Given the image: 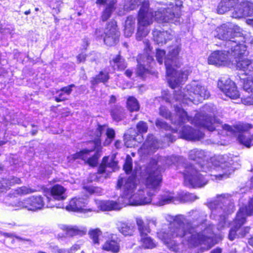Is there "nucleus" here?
Here are the masks:
<instances>
[{
	"label": "nucleus",
	"mask_w": 253,
	"mask_h": 253,
	"mask_svg": "<svg viewBox=\"0 0 253 253\" xmlns=\"http://www.w3.org/2000/svg\"><path fill=\"white\" fill-rule=\"evenodd\" d=\"M166 219L170 222L169 230L162 239L164 242L168 245H173L171 239L175 238H183L182 241L185 242L190 247L204 245L207 250H209L215 244L213 239L214 225L208 224L207 220L198 219L200 224L195 222H187L183 215L175 216L168 215Z\"/></svg>",
	"instance_id": "f257e3e1"
},
{
	"label": "nucleus",
	"mask_w": 253,
	"mask_h": 253,
	"mask_svg": "<svg viewBox=\"0 0 253 253\" xmlns=\"http://www.w3.org/2000/svg\"><path fill=\"white\" fill-rule=\"evenodd\" d=\"M185 161V159L181 156H171L161 158L159 157V162H161L163 166V168L159 167V173L172 164L180 165L181 163L182 166L185 169L182 173L184 175V183L186 186L195 188L201 187L207 184V175L200 173L198 171L207 172V170L209 169L199 164H196V166L186 165L184 163Z\"/></svg>",
	"instance_id": "f03ea898"
},
{
	"label": "nucleus",
	"mask_w": 253,
	"mask_h": 253,
	"mask_svg": "<svg viewBox=\"0 0 253 253\" xmlns=\"http://www.w3.org/2000/svg\"><path fill=\"white\" fill-rule=\"evenodd\" d=\"M249 54L247 46L241 44L234 50H231L229 55L235 59L236 67L237 70L243 72V74L248 76L246 79L239 78L243 81V88L246 93L250 94L253 92V61L245 57Z\"/></svg>",
	"instance_id": "7ed1b4c3"
},
{
	"label": "nucleus",
	"mask_w": 253,
	"mask_h": 253,
	"mask_svg": "<svg viewBox=\"0 0 253 253\" xmlns=\"http://www.w3.org/2000/svg\"><path fill=\"white\" fill-rule=\"evenodd\" d=\"M208 206L211 210V215L218 217V228L221 229L227 226V215L235 209L232 196L228 193L217 195L214 200L208 203Z\"/></svg>",
	"instance_id": "20e7f679"
},
{
	"label": "nucleus",
	"mask_w": 253,
	"mask_h": 253,
	"mask_svg": "<svg viewBox=\"0 0 253 253\" xmlns=\"http://www.w3.org/2000/svg\"><path fill=\"white\" fill-rule=\"evenodd\" d=\"M213 35L215 38L225 41V48L229 54L231 50L244 44L241 43L238 39L242 37V29L237 25L231 23H225L217 27Z\"/></svg>",
	"instance_id": "39448f33"
},
{
	"label": "nucleus",
	"mask_w": 253,
	"mask_h": 253,
	"mask_svg": "<svg viewBox=\"0 0 253 253\" xmlns=\"http://www.w3.org/2000/svg\"><path fill=\"white\" fill-rule=\"evenodd\" d=\"M209 96L210 92L207 88L196 82L187 85L183 91H175L174 95L175 100L182 103L187 104H188L189 102L196 104L208 98Z\"/></svg>",
	"instance_id": "423d86ee"
},
{
	"label": "nucleus",
	"mask_w": 253,
	"mask_h": 253,
	"mask_svg": "<svg viewBox=\"0 0 253 253\" xmlns=\"http://www.w3.org/2000/svg\"><path fill=\"white\" fill-rule=\"evenodd\" d=\"M155 16V13L149 10V1L144 0L136 16L137 22L135 39L137 41H142L149 34L150 29L148 27L152 24Z\"/></svg>",
	"instance_id": "0eeeda50"
},
{
	"label": "nucleus",
	"mask_w": 253,
	"mask_h": 253,
	"mask_svg": "<svg viewBox=\"0 0 253 253\" xmlns=\"http://www.w3.org/2000/svg\"><path fill=\"white\" fill-rule=\"evenodd\" d=\"M107 126L106 124H97L95 130L92 131L90 134L92 139L86 142L87 145H90V149H93V152L94 151L93 155L88 158L85 161V163L91 167L97 166L101 155L103 148L102 136Z\"/></svg>",
	"instance_id": "6e6552de"
},
{
	"label": "nucleus",
	"mask_w": 253,
	"mask_h": 253,
	"mask_svg": "<svg viewBox=\"0 0 253 253\" xmlns=\"http://www.w3.org/2000/svg\"><path fill=\"white\" fill-rule=\"evenodd\" d=\"M94 35L97 39H102L104 43L107 45L111 46L115 45L119 41L120 37V32L116 21L112 19L107 22L103 32V29L96 28Z\"/></svg>",
	"instance_id": "1a4fd4ad"
},
{
	"label": "nucleus",
	"mask_w": 253,
	"mask_h": 253,
	"mask_svg": "<svg viewBox=\"0 0 253 253\" xmlns=\"http://www.w3.org/2000/svg\"><path fill=\"white\" fill-rule=\"evenodd\" d=\"M136 61L135 75L137 77L144 80L147 75L154 74L156 62L153 56L148 55L146 57L143 54H139L137 56Z\"/></svg>",
	"instance_id": "9d476101"
},
{
	"label": "nucleus",
	"mask_w": 253,
	"mask_h": 253,
	"mask_svg": "<svg viewBox=\"0 0 253 253\" xmlns=\"http://www.w3.org/2000/svg\"><path fill=\"white\" fill-rule=\"evenodd\" d=\"M12 206L16 210L26 209L29 211H37L45 207L44 198L41 195H32L13 203Z\"/></svg>",
	"instance_id": "9b49d317"
},
{
	"label": "nucleus",
	"mask_w": 253,
	"mask_h": 253,
	"mask_svg": "<svg viewBox=\"0 0 253 253\" xmlns=\"http://www.w3.org/2000/svg\"><path fill=\"white\" fill-rule=\"evenodd\" d=\"M144 176L147 188L156 189L158 186V160L151 158L146 166Z\"/></svg>",
	"instance_id": "f8f14e48"
},
{
	"label": "nucleus",
	"mask_w": 253,
	"mask_h": 253,
	"mask_svg": "<svg viewBox=\"0 0 253 253\" xmlns=\"http://www.w3.org/2000/svg\"><path fill=\"white\" fill-rule=\"evenodd\" d=\"M197 199L198 197L197 196L188 192H182L176 198L173 196V193L166 191L162 194L159 197V206L171 203L175 204L176 201L180 203L192 202Z\"/></svg>",
	"instance_id": "ddd939ff"
},
{
	"label": "nucleus",
	"mask_w": 253,
	"mask_h": 253,
	"mask_svg": "<svg viewBox=\"0 0 253 253\" xmlns=\"http://www.w3.org/2000/svg\"><path fill=\"white\" fill-rule=\"evenodd\" d=\"M218 87L231 99H237L240 93L234 82L227 77H221L217 83Z\"/></svg>",
	"instance_id": "4468645a"
},
{
	"label": "nucleus",
	"mask_w": 253,
	"mask_h": 253,
	"mask_svg": "<svg viewBox=\"0 0 253 253\" xmlns=\"http://www.w3.org/2000/svg\"><path fill=\"white\" fill-rule=\"evenodd\" d=\"M252 127V126L251 125L243 123H239L233 127L228 125H224L222 126L223 129L229 133L230 134L237 135L236 133H239L238 134V140L241 144L245 146V145L240 141L239 137L242 136L244 140H246L247 139L251 140V137L250 138L248 131Z\"/></svg>",
	"instance_id": "2eb2a0df"
},
{
	"label": "nucleus",
	"mask_w": 253,
	"mask_h": 253,
	"mask_svg": "<svg viewBox=\"0 0 253 253\" xmlns=\"http://www.w3.org/2000/svg\"><path fill=\"white\" fill-rule=\"evenodd\" d=\"M192 122L197 126L206 128L210 131H213L217 127L215 118L203 113L197 114Z\"/></svg>",
	"instance_id": "dca6fc26"
},
{
	"label": "nucleus",
	"mask_w": 253,
	"mask_h": 253,
	"mask_svg": "<svg viewBox=\"0 0 253 253\" xmlns=\"http://www.w3.org/2000/svg\"><path fill=\"white\" fill-rule=\"evenodd\" d=\"M86 205L85 200L82 198H73L69 201L66 206V209L70 211L78 212H87L93 211L91 208L85 209Z\"/></svg>",
	"instance_id": "f3484780"
},
{
	"label": "nucleus",
	"mask_w": 253,
	"mask_h": 253,
	"mask_svg": "<svg viewBox=\"0 0 253 253\" xmlns=\"http://www.w3.org/2000/svg\"><path fill=\"white\" fill-rule=\"evenodd\" d=\"M228 54L226 49L224 51H215L209 57L208 63L216 66H224L228 63Z\"/></svg>",
	"instance_id": "a211bd4d"
},
{
	"label": "nucleus",
	"mask_w": 253,
	"mask_h": 253,
	"mask_svg": "<svg viewBox=\"0 0 253 253\" xmlns=\"http://www.w3.org/2000/svg\"><path fill=\"white\" fill-rule=\"evenodd\" d=\"M169 83L172 88H175L177 85L185 82L188 78L189 72L187 70L184 71H177L173 68V71L170 75H168Z\"/></svg>",
	"instance_id": "6ab92c4d"
},
{
	"label": "nucleus",
	"mask_w": 253,
	"mask_h": 253,
	"mask_svg": "<svg viewBox=\"0 0 253 253\" xmlns=\"http://www.w3.org/2000/svg\"><path fill=\"white\" fill-rule=\"evenodd\" d=\"M181 138L189 140H199L204 138V134L199 130L189 126H184L180 131Z\"/></svg>",
	"instance_id": "aec40b11"
},
{
	"label": "nucleus",
	"mask_w": 253,
	"mask_h": 253,
	"mask_svg": "<svg viewBox=\"0 0 253 253\" xmlns=\"http://www.w3.org/2000/svg\"><path fill=\"white\" fill-rule=\"evenodd\" d=\"M61 230L67 236L73 237L75 236L82 237L87 233V229L84 227H79L76 225H63Z\"/></svg>",
	"instance_id": "412c9836"
},
{
	"label": "nucleus",
	"mask_w": 253,
	"mask_h": 253,
	"mask_svg": "<svg viewBox=\"0 0 253 253\" xmlns=\"http://www.w3.org/2000/svg\"><path fill=\"white\" fill-rule=\"evenodd\" d=\"M107 168L111 169L112 171H114L118 169V162L115 160V157L109 160V156L103 157L98 167L97 173L103 174L107 171Z\"/></svg>",
	"instance_id": "4be33fe9"
},
{
	"label": "nucleus",
	"mask_w": 253,
	"mask_h": 253,
	"mask_svg": "<svg viewBox=\"0 0 253 253\" xmlns=\"http://www.w3.org/2000/svg\"><path fill=\"white\" fill-rule=\"evenodd\" d=\"M179 54V50L175 47L169 51V57L166 59L165 64L166 66L167 74L170 75L173 71V67L177 66L176 63L177 57Z\"/></svg>",
	"instance_id": "5701e85b"
},
{
	"label": "nucleus",
	"mask_w": 253,
	"mask_h": 253,
	"mask_svg": "<svg viewBox=\"0 0 253 253\" xmlns=\"http://www.w3.org/2000/svg\"><path fill=\"white\" fill-rule=\"evenodd\" d=\"M138 133L134 129H129L126 133L124 135V145L126 148H133L135 146L136 142L141 143L143 140L142 135L139 138L140 141H138L136 137Z\"/></svg>",
	"instance_id": "b1692460"
},
{
	"label": "nucleus",
	"mask_w": 253,
	"mask_h": 253,
	"mask_svg": "<svg viewBox=\"0 0 253 253\" xmlns=\"http://www.w3.org/2000/svg\"><path fill=\"white\" fill-rule=\"evenodd\" d=\"M114 234H112L111 237L106 240L101 247L103 251L111 252L113 253H118L120 252V240L118 238H114Z\"/></svg>",
	"instance_id": "393cba45"
},
{
	"label": "nucleus",
	"mask_w": 253,
	"mask_h": 253,
	"mask_svg": "<svg viewBox=\"0 0 253 253\" xmlns=\"http://www.w3.org/2000/svg\"><path fill=\"white\" fill-rule=\"evenodd\" d=\"M75 85L73 84L67 86H63L59 89H57L55 92L57 95L54 96V100L56 102H64L68 100L67 96H69L72 92L73 87H75Z\"/></svg>",
	"instance_id": "a878e982"
},
{
	"label": "nucleus",
	"mask_w": 253,
	"mask_h": 253,
	"mask_svg": "<svg viewBox=\"0 0 253 253\" xmlns=\"http://www.w3.org/2000/svg\"><path fill=\"white\" fill-rule=\"evenodd\" d=\"M109 62L110 66L114 71H122L127 67V63L125 59L121 55L120 52L110 60Z\"/></svg>",
	"instance_id": "bb28decb"
},
{
	"label": "nucleus",
	"mask_w": 253,
	"mask_h": 253,
	"mask_svg": "<svg viewBox=\"0 0 253 253\" xmlns=\"http://www.w3.org/2000/svg\"><path fill=\"white\" fill-rule=\"evenodd\" d=\"M98 208L101 211H118L121 209L120 204L112 200H102L97 204Z\"/></svg>",
	"instance_id": "cd10ccee"
},
{
	"label": "nucleus",
	"mask_w": 253,
	"mask_h": 253,
	"mask_svg": "<svg viewBox=\"0 0 253 253\" xmlns=\"http://www.w3.org/2000/svg\"><path fill=\"white\" fill-rule=\"evenodd\" d=\"M110 78L109 72L105 70H101L97 75L91 78L90 84L93 86L100 83L105 84L108 82Z\"/></svg>",
	"instance_id": "c85d7f7f"
},
{
	"label": "nucleus",
	"mask_w": 253,
	"mask_h": 253,
	"mask_svg": "<svg viewBox=\"0 0 253 253\" xmlns=\"http://www.w3.org/2000/svg\"><path fill=\"white\" fill-rule=\"evenodd\" d=\"M110 113L112 120L116 122L123 120L126 116L124 108L119 105H115L110 110Z\"/></svg>",
	"instance_id": "c756f323"
},
{
	"label": "nucleus",
	"mask_w": 253,
	"mask_h": 253,
	"mask_svg": "<svg viewBox=\"0 0 253 253\" xmlns=\"http://www.w3.org/2000/svg\"><path fill=\"white\" fill-rule=\"evenodd\" d=\"M66 188L62 185L56 184L51 186L49 189L50 195L55 200L60 201L65 199L64 194Z\"/></svg>",
	"instance_id": "7c9ffc66"
},
{
	"label": "nucleus",
	"mask_w": 253,
	"mask_h": 253,
	"mask_svg": "<svg viewBox=\"0 0 253 253\" xmlns=\"http://www.w3.org/2000/svg\"><path fill=\"white\" fill-rule=\"evenodd\" d=\"M117 0H111L103 9L100 16L101 20L105 22L110 18L116 9Z\"/></svg>",
	"instance_id": "2f4dec72"
},
{
	"label": "nucleus",
	"mask_w": 253,
	"mask_h": 253,
	"mask_svg": "<svg viewBox=\"0 0 253 253\" xmlns=\"http://www.w3.org/2000/svg\"><path fill=\"white\" fill-rule=\"evenodd\" d=\"M239 0H221L217 8V13L223 14L236 6Z\"/></svg>",
	"instance_id": "473e14b6"
},
{
	"label": "nucleus",
	"mask_w": 253,
	"mask_h": 253,
	"mask_svg": "<svg viewBox=\"0 0 253 253\" xmlns=\"http://www.w3.org/2000/svg\"><path fill=\"white\" fill-rule=\"evenodd\" d=\"M218 169H222V173L212 175L216 180H221L228 178L233 170L231 164L228 162L221 163Z\"/></svg>",
	"instance_id": "72a5a7b5"
},
{
	"label": "nucleus",
	"mask_w": 253,
	"mask_h": 253,
	"mask_svg": "<svg viewBox=\"0 0 253 253\" xmlns=\"http://www.w3.org/2000/svg\"><path fill=\"white\" fill-rule=\"evenodd\" d=\"M119 231L125 236H132L135 232V227L132 223L121 222L118 227Z\"/></svg>",
	"instance_id": "f704fd0d"
},
{
	"label": "nucleus",
	"mask_w": 253,
	"mask_h": 253,
	"mask_svg": "<svg viewBox=\"0 0 253 253\" xmlns=\"http://www.w3.org/2000/svg\"><path fill=\"white\" fill-rule=\"evenodd\" d=\"M136 223L140 236H144L151 233V229L149 226V221H145L141 217L136 218Z\"/></svg>",
	"instance_id": "c9c22d12"
},
{
	"label": "nucleus",
	"mask_w": 253,
	"mask_h": 253,
	"mask_svg": "<svg viewBox=\"0 0 253 253\" xmlns=\"http://www.w3.org/2000/svg\"><path fill=\"white\" fill-rule=\"evenodd\" d=\"M250 227L248 226L241 227L239 229V233H236L234 229H230L228 234V239L230 241H233L236 238H244L249 233Z\"/></svg>",
	"instance_id": "e433bc0d"
},
{
	"label": "nucleus",
	"mask_w": 253,
	"mask_h": 253,
	"mask_svg": "<svg viewBox=\"0 0 253 253\" xmlns=\"http://www.w3.org/2000/svg\"><path fill=\"white\" fill-rule=\"evenodd\" d=\"M237 214H240L246 219L247 216L253 215V196L249 199L248 204L245 206L240 208Z\"/></svg>",
	"instance_id": "4c0bfd02"
},
{
	"label": "nucleus",
	"mask_w": 253,
	"mask_h": 253,
	"mask_svg": "<svg viewBox=\"0 0 253 253\" xmlns=\"http://www.w3.org/2000/svg\"><path fill=\"white\" fill-rule=\"evenodd\" d=\"M140 242L141 246L139 247V249L143 248L145 249H152L156 247V245L154 240L148 234L144 236H140Z\"/></svg>",
	"instance_id": "58836bf2"
},
{
	"label": "nucleus",
	"mask_w": 253,
	"mask_h": 253,
	"mask_svg": "<svg viewBox=\"0 0 253 253\" xmlns=\"http://www.w3.org/2000/svg\"><path fill=\"white\" fill-rule=\"evenodd\" d=\"M124 32L127 37H130L133 33L135 27V18L128 16L125 21Z\"/></svg>",
	"instance_id": "ea45409f"
},
{
	"label": "nucleus",
	"mask_w": 253,
	"mask_h": 253,
	"mask_svg": "<svg viewBox=\"0 0 253 253\" xmlns=\"http://www.w3.org/2000/svg\"><path fill=\"white\" fill-rule=\"evenodd\" d=\"M126 107L130 112H137L140 109V105L138 101L133 96H129L127 97L126 102Z\"/></svg>",
	"instance_id": "a19ab883"
},
{
	"label": "nucleus",
	"mask_w": 253,
	"mask_h": 253,
	"mask_svg": "<svg viewBox=\"0 0 253 253\" xmlns=\"http://www.w3.org/2000/svg\"><path fill=\"white\" fill-rule=\"evenodd\" d=\"M89 238L92 241L93 245L99 246L100 244L99 237L102 235V232L98 228L91 229L88 232Z\"/></svg>",
	"instance_id": "79ce46f5"
},
{
	"label": "nucleus",
	"mask_w": 253,
	"mask_h": 253,
	"mask_svg": "<svg viewBox=\"0 0 253 253\" xmlns=\"http://www.w3.org/2000/svg\"><path fill=\"white\" fill-rule=\"evenodd\" d=\"M244 6V2H243L239 4H238L237 6H235L232 17L234 18H241L246 17V11Z\"/></svg>",
	"instance_id": "37998d69"
},
{
	"label": "nucleus",
	"mask_w": 253,
	"mask_h": 253,
	"mask_svg": "<svg viewBox=\"0 0 253 253\" xmlns=\"http://www.w3.org/2000/svg\"><path fill=\"white\" fill-rule=\"evenodd\" d=\"M246 222V219L242 216L240 214L236 215L235 219L233 220L232 227L230 229H234L236 233H239L238 229Z\"/></svg>",
	"instance_id": "c03bdc74"
},
{
	"label": "nucleus",
	"mask_w": 253,
	"mask_h": 253,
	"mask_svg": "<svg viewBox=\"0 0 253 253\" xmlns=\"http://www.w3.org/2000/svg\"><path fill=\"white\" fill-rule=\"evenodd\" d=\"M105 134L106 138L105 139L103 142L104 146H107L109 145L113 141L116 136L115 130L111 127H108L106 129Z\"/></svg>",
	"instance_id": "a18cd8bd"
},
{
	"label": "nucleus",
	"mask_w": 253,
	"mask_h": 253,
	"mask_svg": "<svg viewBox=\"0 0 253 253\" xmlns=\"http://www.w3.org/2000/svg\"><path fill=\"white\" fill-rule=\"evenodd\" d=\"M83 189L87 196H91L94 194H98L101 192V189L97 186L92 185L84 184Z\"/></svg>",
	"instance_id": "49530a36"
},
{
	"label": "nucleus",
	"mask_w": 253,
	"mask_h": 253,
	"mask_svg": "<svg viewBox=\"0 0 253 253\" xmlns=\"http://www.w3.org/2000/svg\"><path fill=\"white\" fill-rule=\"evenodd\" d=\"M205 157V152L202 150L195 149L189 152V157L194 161L202 160Z\"/></svg>",
	"instance_id": "de8ad7c7"
},
{
	"label": "nucleus",
	"mask_w": 253,
	"mask_h": 253,
	"mask_svg": "<svg viewBox=\"0 0 253 253\" xmlns=\"http://www.w3.org/2000/svg\"><path fill=\"white\" fill-rule=\"evenodd\" d=\"M136 132L138 133V135L145 133L147 132L148 129V126L146 122L143 121H139L136 125Z\"/></svg>",
	"instance_id": "09e8293b"
},
{
	"label": "nucleus",
	"mask_w": 253,
	"mask_h": 253,
	"mask_svg": "<svg viewBox=\"0 0 253 253\" xmlns=\"http://www.w3.org/2000/svg\"><path fill=\"white\" fill-rule=\"evenodd\" d=\"M15 191L17 194L22 196L32 194L36 192L37 191L35 189L23 186L17 188Z\"/></svg>",
	"instance_id": "8fccbe9b"
},
{
	"label": "nucleus",
	"mask_w": 253,
	"mask_h": 253,
	"mask_svg": "<svg viewBox=\"0 0 253 253\" xmlns=\"http://www.w3.org/2000/svg\"><path fill=\"white\" fill-rule=\"evenodd\" d=\"M132 159L129 155H127L123 165V169L126 174H129L132 170Z\"/></svg>",
	"instance_id": "3c124183"
},
{
	"label": "nucleus",
	"mask_w": 253,
	"mask_h": 253,
	"mask_svg": "<svg viewBox=\"0 0 253 253\" xmlns=\"http://www.w3.org/2000/svg\"><path fill=\"white\" fill-rule=\"evenodd\" d=\"M244 4L246 11V17H253V3L250 2L249 1H245L244 2ZM253 20V18L252 19H249L247 20V23L249 24H250L249 23V20Z\"/></svg>",
	"instance_id": "603ef678"
},
{
	"label": "nucleus",
	"mask_w": 253,
	"mask_h": 253,
	"mask_svg": "<svg viewBox=\"0 0 253 253\" xmlns=\"http://www.w3.org/2000/svg\"><path fill=\"white\" fill-rule=\"evenodd\" d=\"M172 35L169 33L167 31H159V40L161 39V41H159V43H166L167 41L170 40L172 38Z\"/></svg>",
	"instance_id": "864d4df0"
},
{
	"label": "nucleus",
	"mask_w": 253,
	"mask_h": 253,
	"mask_svg": "<svg viewBox=\"0 0 253 253\" xmlns=\"http://www.w3.org/2000/svg\"><path fill=\"white\" fill-rule=\"evenodd\" d=\"M88 147L79 151L80 159L86 161L87 155L93 152V149H90V145H87Z\"/></svg>",
	"instance_id": "5fc2aeb1"
},
{
	"label": "nucleus",
	"mask_w": 253,
	"mask_h": 253,
	"mask_svg": "<svg viewBox=\"0 0 253 253\" xmlns=\"http://www.w3.org/2000/svg\"><path fill=\"white\" fill-rule=\"evenodd\" d=\"M154 143V135L152 134H148L147 138L144 143H143L141 147L142 150H146L147 146L151 147V145Z\"/></svg>",
	"instance_id": "6e6d98bb"
},
{
	"label": "nucleus",
	"mask_w": 253,
	"mask_h": 253,
	"mask_svg": "<svg viewBox=\"0 0 253 253\" xmlns=\"http://www.w3.org/2000/svg\"><path fill=\"white\" fill-rule=\"evenodd\" d=\"M22 183V181L19 177L12 176L5 180V184L9 186H12L16 184H20Z\"/></svg>",
	"instance_id": "4d7b16f0"
},
{
	"label": "nucleus",
	"mask_w": 253,
	"mask_h": 253,
	"mask_svg": "<svg viewBox=\"0 0 253 253\" xmlns=\"http://www.w3.org/2000/svg\"><path fill=\"white\" fill-rule=\"evenodd\" d=\"M250 93V95H245L244 98H242V102L244 104L246 105H253V92Z\"/></svg>",
	"instance_id": "13d9d810"
},
{
	"label": "nucleus",
	"mask_w": 253,
	"mask_h": 253,
	"mask_svg": "<svg viewBox=\"0 0 253 253\" xmlns=\"http://www.w3.org/2000/svg\"><path fill=\"white\" fill-rule=\"evenodd\" d=\"M144 43L145 45V47L144 48V52L143 53L146 57L148 55H150L151 53L152 52L153 47L151 46L150 42L149 40H146Z\"/></svg>",
	"instance_id": "bf43d9fd"
},
{
	"label": "nucleus",
	"mask_w": 253,
	"mask_h": 253,
	"mask_svg": "<svg viewBox=\"0 0 253 253\" xmlns=\"http://www.w3.org/2000/svg\"><path fill=\"white\" fill-rule=\"evenodd\" d=\"M87 56V54L83 51L78 54L76 56L78 63H84Z\"/></svg>",
	"instance_id": "052dcab7"
},
{
	"label": "nucleus",
	"mask_w": 253,
	"mask_h": 253,
	"mask_svg": "<svg viewBox=\"0 0 253 253\" xmlns=\"http://www.w3.org/2000/svg\"><path fill=\"white\" fill-rule=\"evenodd\" d=\"M142 0H130V3L129 5L130 8L131 9H134L138 7V6L141 4V6H142V2L144 1H141Z\"/></svg>",
	"instance_id": "680f3d73"
},
{
	"label": "nucleus",
	"mask_w": 253,
	"mask_h": 253,
	"mask_svg": "<svg viewBox=\"0 0 253 253\" xmlns=\"http://www.w3.org/2000/svg\"><path fill=\"white\" fill-rule=\"evenodd\" d=\"M242 136L239 137L240 141L243 143L247 147H250L251 145H253V135L251 136V140H248L247 139L246 140H244Z\"/></svg>",
	"instance_id": "e2e57ef3"
},
{
	"label": "nucleus",
	"mask_w": 253,
	"mask_h": 253,
	"mask_svg": "<svg viewBox=\"0 0 253 253\" xmlns=\"http://www.w3.org/2000/svg\"><path fill=\"white\" fill-rule=\"evenodd\" d=\"M186 120L189 121L187 112L182 110L179 117V121L181 123H184Z\"/></svg>",
	"instance_id": "0e129e2a"
},
{
	"label": "nucleus",
	"mask_w": 253,
	"mask_h": 253,
	"mask_svg": "<svg viewBox=\"0 0 253 253\" xmlns=\"http://www.w3.org/2000/svg\"><path fill=\"white\" fill-rule=\"evenodd\" d=\"M2 235L5 237H7V238H15L20 241L24 240L21 237L17 236L15 235H14V234H13L12 233H10L3 232L2 233Z\"/></svg>",
	"instance_id": "69168bd1"
},
{
	"label": "nucleus",
	"mask_w": 253,
	"mask_h": 253,
	"mask_svg": "<svg viewBox=\"0 0 253 253\" xmlns=\"http://www.w3.org/2000/svg\"><path fill=\"white\" fill-rule=\"evenodd\" d=\"M80 246L78 244H74L69 250H67V253H73L80 249Z\"/></svg>",
	"instance_id": "338daca9"
},
{
	"label": "nucleus",
	"mask_w": 253,
	"mask_h": 253,
	"mask_svg": "<svg viewBox=\"0 0 253 253\" xmlns=\"http://www.w3.org/2000/svg\"><path fill=\"white\" fill-rule=\"evenodd\" d=\"M124 74L127 77L130 78L132 75L133 71L132 70L128 69L125 71Z\"/></svg>",
	"instance_id": "774afa93"
}]
</instances>
